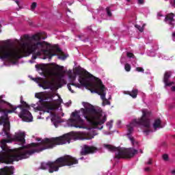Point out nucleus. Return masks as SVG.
I'll return each mask as SVG.
<instances>
[{
    "instance_id": "obj_49",
    "label": "nucleus",
    "mask_w": 175,
    "mask_h": 175,
    "mask_svg": "<svg viewBox=\"0 0 175 175\" xmlns=\"http://www.w3.org/2000/svg\"><path fill=\"white\" fill-rule=\"evenodd\" d=\"M44 77H46V75H44Z\"/></svg>"
},
{
    "instance_id": "obj_12",
    "label": "nucleus",
    "mask_w": 175,
    "mask_h": 175,
    "mask_svg": "<svg viewBox=\"0 0 175 175\" xmlns=\"http://www.w3.org/2000/svg\"><path fill=\"white\" fill-rule=\"evenodd\" d=\"M172 77V72L167 71L164 74L163 83H165V87H171V85H174V81H169V79Z\"/></svg>"
},
{
    "instance_id": "obj_31",
    "label": "nucleus",
    "mask_w": 175,
    "mask_h": 175,
    "mask_svg": "<svg viewBox=\"0 0 175 175\" xmlns=\"http://www.w3.org/2000/svg\"><path fill=\"white\" fill-rule=\"evenodd\" d=\"M65 105L67 106V107H69V106L72 105V102L66 103Z\"/></svg>"
},
{
    "instance_id": "obj_5",
    "label": "nucleus",
    "mask_w": 175,
    "mask_h": 175,
    "mask_svg": "<svg viewBox=\"0 0 175 175\" xmlns=\"http://www.w3.org/2000/svg\"><path fill=\"white\" fill-rule=\"evenodd\" d=\"M22 54H31V41L21 38L14 40L9 46H0V58L8 61H14L21 58Z\"/></svg>"
},
{
    "instance_id": "obj_8",
    "label": "nucleus",
    "mask_w": 175,
    "mask_h": 175,
    "mask_svg": "<svg viewBox=\"0 0 175 175\" xmlns=\"http://www.w3.org/2000/svg\"><path fill=\"white\" fill-rule=\"evenodd\" d=\"M103 147L111 152H116L115 158H118V159L121 158H132L137 154V150L133 148H116L111 144H104Z\"/></svg>"
},
{
    "instance_id": "obj_25",
    "label": "nucleus",
    "mask_w": 175,
    "mask_h": 175,
    "mask_svg": "<svg viewBox=\"0 0 175 175\" xmlns=\"http://www.w3.org/2000/svg\"><path fill=\"white\" fill-rule=\"evenodd\" d=\"M106 10L107 16H109V17H111V12L110 11V8H107Z\"/></svg>"
},
{
    "instance_id": "obj_19",
    "label": "nucleus",
    "mask_w": 175,
    "mask_h": 175,
    "mask_svg": "<svg viewBox=\"0 0 175 175\" xmlns=\"http://www.w3.org/2000/svg\"><path fill=\"white\" fill-rule=\"evenodd\" d=\"M124 69L126 72H131V64H126L124 66Z\"/></svg>"
},
{
    "instance_id": "obj_29",
    "label": "nucleus",
    "mask_w": 175,
    "mask_h": 175,
    "mask_svg": "<svg viewBox=\"0 0 175 175\" xmlns=\"http://www.w3.org/2000/svg\"><path fill=\"white\" fill-rule=\"evenodd\" d=\"M137 3L139 5H143V3H144V0H138Z\"/></svg>"
},
{
    "instance_id": "obj_42",
    "label": "nucleus",
    "mask_w": 175,
    "mask_h": 175,
    "mask_svg": "<svg viewBox=\"0 0 175 175\" xmlns=\"http://www.w3.org/2000/svg\"><path fill=\"white\" fill-rule=\"evenodd\" d=\"M36 110L38 111V110H40V109H39V107H37Z\"/></svg>"
},
{
    "instance_id": "obj_50",
    "label": "nucleus",
    "mask_w": 175,
    "mask_h": 175,
    "mask_svg": "<svg viewBox=\"0 0 175 175\" xmlns=\"http://www.w3.org/2000/svg\"><path fill=\"white\" fill-rule=\"evenodd\" d=\"M0 28H1V25H0Z\"/></svg>"
},
{
    "instance_id": "obj_15",
    "label": "nucleus",
    "mask_w": 175,
    "mask_h": 175,
    "mask_svg": "<svg viewBox=\"0 0 175 175\" xmlns=\"http://www.w3.org/2000/svg\"><path fill=\"white\" fill-rule=\"evenodd\" d=\"M14 167H4L3 168L0 169V175H8V174H13V170Z\"/></svg>"
},
{
    "instance_id": "obj_9",
    "label": "nucleus",
    "mask_w": 175,
    "mask_h": 175,
    "mask_svg": "<svg viewBox=\"0 0 175 175\" xmlns=\"http://www.w3.org/2000/svg\"><path fill=\"white\" fill-rule=\"evenodd\" d=\"M53 84H55L57 87L61 88L62 85L66 84V81L64 79V75L59 74L57 75L56 80H53L52 82L49 80H45L43 81L42 84H39V85L44 90H53V88H54Z\"/></svg>"
},
{
    "instance_id": "obj_37",
    "label": "nucleus",
    "mask_w": 175,
    "mask_h": 175,
    "mask_svg": "<svg viewBox=\"0 0 175 175\" xmlns=\"http://www.w3.org/2000/svg\"><path fill=\"white\" fill-rule=\"evenodd\" d=\"M24 38L26 40H28V36H25Z\"/></svg>"
},
{
    "instance_id": "obj_32",
    "label": "nucleus",
    "mask_w": 175,
    "mask_h": 175,
    "mask_svg": "<svg viewBox=\"0 0 175 175\" xmlns=\"http://www.w3.org/2000/svg\"><path fill=\"white\" fill-rule=\"evenodd\" d=\"M145 172H150V167H146L145 169H144Z\"/></svg>"
},
{
    "instance_id": "obj_27",
    "label": "nucleus",
    "mask_w": 175,
    "mask_h": 175,
    "mask_svg": "<svg viewBox=\"0 0 175 175\" xmlns=\"http://www.w3.org/2000/svg\"><path fill=\"white\" fill-rule=\"evenodd\" d=\"M127 57H129V58H133V57H135V55H133V53H129V52H127Z\"/></svg>"
},
{
    "instance_id": "obj_4",
    "label": "nucleus",
    "mask_w": 175,
    "mask_h": 175,
    "mask_svg": "<svg viewBox=\"0 0 175 175\" xmlns=\"http://www.w3.org/2000/svg\"><path fill=\"white\" fill-rule=\"evenodd\" d=\"M68 75L71 80V85L78 87L80 88L81 85L88 88L92 94H98L100 96V98L103 100V105H110V101L106 98V87L102 83V81L98 80L96 82H92L91 77H83L80 75L79 78V83H75L76 80V72H72V70H68Z\"/></svg>"
},
{
    "instance_id": "obj_47",
    "label": "nucleus",
    "mask_w": 175,
    "mask_h": 175,
    "mask_svg": "<svg viewBox=\"0 0 175 175\" xmlns=\"http://www.w3.org/2000/svg\"><path fill=\"white\" fill-rule=\"evenodd\" d=\"M120 62H122V59H120Z\"/></svg>"
},
{
    "instance_id": "obj_30",
    "label": "nucleus",
    "mask_w": 175,
    "mask_h": 175,
    "mask_svg": "<svg viewBox=\"0 0 175 175\" xmlns=\"http://www.w3.org/2000/svg\"><path fill=\"white\" fill-rule=\"evenodd\" d=\"M151 163H152V159H149L148 161L146 162V165H151Z\"/></svg>"
},
{
    "instance_id": "obj_39",
    "label": "nucleus",
    "mask_w": 175,
    "mask_h": 175,
    "mask_svg": "<svg viewBox=\"0 0 175 175\" xmlns=\"http://www.w3.org/2000/svg\"><path fill=\"white\" fill-rule=\"evenodd\" d=\"M30 64H33V60H29Z\"/></svg>"
},
{
    "instance_id": "obj_26",
    "label": "nucleus",
    "mask_w": 175,
    "mask_h": 175,
    "mask_svg": "<svg viewBox=\"0 0 175 175\" xmlns=\"http://www.w3.org/2000/svg\"><path fill=\"white\" fill-rule=\"evenodd\" d=\"M36 6H37V4H36V3H33L32 4H31V10H35V9L36 8Z\"/></svg>"
},
{
    "instance_id": "obj_48",
    "label": "nucleus",
    "mask_w": 175,
    "mask_h": 175,
    "mask_svg": "<svg viewBox=\"0 0 175 175\" xmlns=\"http://www.w3.org/2000/svg\"><path fill=\"white\" fill-rule=\"evenodd\" d=\"M174 3L175 4V0H174Z\"/></svg>"
},
{
    "instance_id": "obj_7",
    "label": "nucleus",
    "mask_w": 175,
    "mask_h": 175,
    "mask_svg": "<svg viewBox=\"0 0 175 175\" xmlns=\"http://www.w3.org/2000/svg\"><path fill=\"white\" fill-rule=\"evenodd\" d=\"M79 163V161L72 156L66 155L62 157L58 158L55 161L48 163H42L41 169L46 170L49 169V173H54V172H58L59 167L63 166H72V165H76Z\"/></svg>"
},
{
    "instance_id": "obj_20",
    "label": "nucleus",
    "mask_w": 175,
    "mask_h": 175,
    "mask_svg": "<svg viewBox=\"0 0 175 175\" xmlns=\"http://www.w3.org/2000/svg\"><path fill=\"white\" fill-rule=\"evenodd\" d=\"M162 158L163 159V161H165V162H169V155L165 154H163Z\"/></svg>"
},
{
    "instance_id": "obj_40",
    "label": "nucleus",
    "mask_w": 175,
    "mask_h": 175,
    "mask_svg": "<svg viewBox=\"0 0 175 175\" xmlns=\"http://www.w3.org/2000/svg\"><path fill=\"white\" fill-rule=\"evenodd\" d=\"M55 96V94H52L51 98H54Z\"/></svg>"
},
{
    "instance_id": "obj_36",
    "label": "nucleus",
    "mask_w": 175,
    "mask_h": 175,
    "mask_svg": "<svg viewBox=\"0 0 175 175\" xmlns=\"http://www.w3.org/2000/svg\"><path fill=\"white\" fill-rule=\"evenodd\" d=\"M171 174L173 175H175V170L171 171Z\"/></svg>"
},
{
    "instance_id": "obj_28",
    "label": "nucleus",
    "mask_w": 175,
    "mask_h": 175,
    "mask_svg": "<svg viewBox=\"0 0 175 175\" xmlns=\"http://www.w3.org/2000/svg\"><path fill=\"white\" fill-rule=\"evenodd\" d=\"M67 87L69 91H70V92H72V94L75 93V90H72V87H70V84H68Z\"/></svg>"
},
{
    "instance_id": "obj_44",
    "label": "nucleus",
    "mask_w": 175,
    "mask_h": 175,
    "mask_svg": "<svg viewBox=\"0 0 175 175\" xmlns=\"http://www.w3.org/2000/svg\"><path fill=\"white\" fill-rule=\"evenodd\" d=\"M49 118H50L49 117H46V120H49Z\"/></svg>"
},
{
    "instance_id": "obj_18",
    "label": "nucleus",
    "mask_w": 175,
    "mask_h": 175,
    "mask_svg": "<svg viewBox=\"0 0 175 175\" xmlns=\"http://www.w3.org/2000/svg\"><path fill=\"white\" fill-rule=\"evenodd\" d=\"M36 68L37 69V70H42V75H44L43 72H44V66L40 64H36Z\"/></svg>"
},
{
    "instance_id": "obj_14",
    "label": "nucleus",
    "mask_w": 175,
    "mask_h": 175,
    "mask_svg": "<svg viewBox=\"0 0 175 175\" xmlns=\"http://www.w3.org/2000/svg\"><path fill=\"white\" fill-rule=\"evenodd\" d=\"M164 21L166 23V24H169V25H174V14H167L164 19Z\"/></svg>"
},
{
    "instance_id": "obj_11",
    "label": "nucleus",
    "mask_w": 175,
    "mask_h": 175,
    "mask_svg": "<svg viewBox=\"0 0 175 175\" xmlns=\"http://www.w3.org/2000/svg\"><path fill=\"white\" fill-rule=\"evenodd\" d=\"M96 151V148L94 146H90L88 145H84L81 150V154L82 155H88L92 152Z\"/></svg>"
},
{
    "instance_id": "obj_35",
    "label": "nucleus",
    "mask_w": 175,
    "mask_h": 175,
    "mask_svg": "<svg viewBox=\"0 0 175 175\" xmlns=\"http://www.w3.org/2000/svg\"><path fill=\"white\" fill-rule=\"evenodd\" d=\"M120 125H121V121L118 120V126H120Z\"/></svg>"
},
{
    "instance_id": "obj_10",
    "label": "nucleus",
    "mask_w": 175,
    "mask_h": 175,
    "mask_svg": "<svg viewBox=\"0 0 175 175\" xmlns=\"http://www.w3.org/2000/svg\"><path fill=\"white\" fill-rule=\"evenodd\" d=\"M53 110H54L53 105L50 104H46L44 107L43 111H42V112L40 113L44 114V113H50V116H51V121L55 128H57L58 126V124H61V122H62V120L61 119L59 114L51 113Z\"/></svg>"
},
{
    "instance_id": "obj_22",
    "label": "nucleus",
    "mask_w": 175,
    "mask_h": 175,
    "mask_svg": "<svg viewBox=\"0 0 175 175\" xmlns=\"http://www.w3.org/2000/svg\"><path fill=\"white\" fill-rule=\"evenodd\" d=\"M107 126H108L109 129H111L113 127V120H110L109 122H107Z\"/></svg>"
},
{
    "instance_id": "obj_23",
    "label": "nucleus",
    "mask_w": 175,
    "mask_h": 175,
    "mask_svg": "<svg viewBox=\"0 0 175 175\" xmlns=\"http://www.w3.org/2000/svg\"><path fill=\"white\" fill-rule=\"evenodd\" d=\"M21 105H23V106H25V107H29L28 106V105H27V103H25L23 100V96H21Z\"/></svg>"
},
{
    "instance_id": "obj_41",
    "label": "nucleus",
    "mask_w": 175,
    "mask_h": 175,
    "mask_svg": "<svg viewBox=\"0 0 175 175\" xmlns=\"http://www.w3.org/2000/svg\"><path fill=\"white\" fill-rule=\"evenodd\" d=\"M38 118L39 120H40V118H42V117H41V116H38Z\"/></svg>"
},
{
    "instance_id": "obj_33",
    "label": "nucleus",
    "mask_w": 175,
    "mask_h": 175,
    "mask_svg": "<svg viewBox=\"0 0 175 175\" xmlns=\"http://www.w3.org/2000/svg\"><path fill=\"white\" fill-rule=\"evenodd\" d=\"M33 80L34 81H36V83H38L39 81V78H35V79H33Z\"/></svg>"
},
{
    "instance_id": "obj_13",
    "label": "nucleus",
    "mask_w": 175,
    "mask_h": 175,
    "mask_svg": "<svg viewBox=\"0 0 175 175\" xmlns=\"http://www.w3.org/2000/svg\"><path fill=\"white\" fill-rule=\"evenodd\" d=\"M24 137H25V133L18 132L14 135L12 139H14V140L16 142H20L21 144H24V143H25V139Z\"/></svg>"
},
{
    "instance_id": "obj_38",
    "label": "nucleus",
    "mask_w": 175,
    "mask_h": 175,
    "mask_svg": "<svg viewBox=\"0 0 175 175\" xmlns=\"http://www.w3.org/2000/svg\"><path fill=\"white\" fill-rule=\"evenodd\" d=\"M162 14H158V17H162Z\"/></svg>"
},
{
    "instance_id": "obj_34",
    "label": "nucleus",
    "mask_w": 175,
    "mask_h": 175,
    "mask_svg": "<svg viewBox=\"0 0 175 175\" xmlns=\"http://www.w3.org/2000/svg\"><path fill=\"white\" fill-rule=\"evenodd\" d=\"M171 90H172V92H175V86H172V87L171 88Z\"/></svg>"
},
{
    "instance_id": "obj_16",
    "label": "nucleus",
    "mask_w": 175,
    "mask_h": 175,
    "mask_svg": "<svg viewBox=\"0 0 175 175\" xmlns=\"http://www.w3.org/2000/svg\"><path fill=\"white\" fill-rule=\"evenodd\" d=\"M128 95L132 96L133 99L137 98V94H139V90L137 89H133L131 92H126Z\"/></svg>"
},
{
    "instance_id": "obj_1",
    "label": "nucleus",
    "mask_w": 175,
    "mask_h": 175,
    "mask_svg": "<svg viewBox=\"0 0 175 175\" xmlns=\"http://www.w3.org/2000/svg\"><path fill=\"white\" fill-rule=\"evenodd\" d=\"M37 140L40 142L32 143L28 145L27 148L23 146L17 150H13L6 146V144L9 143V140L2 139L1 142L2 151L0 152V163H12L14 161L27 159L35 152H40V151L47 150V148H53L55 146L70 143L72 140V132L62 137L46 138L42 140L38 138Z\"/></svg>"
},
{
    "instance_id": "obj_45",
    "label": "nucleus",
    "mask_w": 175,
    "mask_h": 175,
    "mask_svg": "<svg viewBox=\"0 0 175 175\" xmlns=\"http://www.w3.org/2000/svg\"><path fill=\"white\" fill-rule=\"evenodd\" d=\"M72 3H73V2H72V3H69V5H72Z\"/></svg>"
},
{
    "instance_id": "obj_24",
    "label": "nucleus",
    "mask_w": 175,
    "mask_h": 175,
    "mask_svg": "<svg viewBox=\"0 0 175 175\" xmlns=\"http://www.w3.org/2000/svg\"><path fill=\"white\" fill-rule=\"evenodd\" d=\"M135 70L137 72H142V73H144V69H143V68H142V67H137L135 68Z\"/></svg>"
},
{
    "instance_id": "obj_21",
    "label": "nucleus",
    "mask_w": 175,
    "mask_h": 175,
    "mask_svg": "<svg viewBox=\"0 0 175 175\" xmlns=\"http://www.w3.org/2000/svg\"><path fill=\"white\" fill-rule=\"evenodd\" d=\"M135 28H137V29H139V32H143L144 31V29L143 28V27L139 25H135Z\"/></svg>"
},
{
    "instance_id": "obj_17",
    "label": "nucleus",
    "mask_w": 175,
    "mask_h": 175,
    "mask_svg": "<svg viewBox=\"0 0 175 175\" xmlns=\"http://www.w3.org/2000/svg\"><path fill=\"white\" fill-rule=\"evenodd\" d=\"M153 127L154 129V131H157L158 128H161V120L157 119L154 120V122L153 124Z\"/></svg>"
},
{
    "instance_id": "obj_6",
    "label": "nucleus",
    "mask_w": 175,
    "mask_h": 175,
    "mask_svg": "<svg viewBox=\"0 0 175 175\" xmlns=\"http://www.w3.org/2000/svg\"><path fill=\"white\" fill-rule=\"evenodd\" d=\"M142 116L139 119H135L133 120L131 123H130L129 125H127V136L129 139V140L131 142L133 146H135V144H137V142H135V138L131 135L132 132H133V127L137 126V125H141L144 128H145L146 130L144 131V133L145 135H148L150 132H151V124L150 122V116H151V112L148 111V109H144L142 110Z\"/></svg>"
},
{
    "instance_id": "obj_2",
    "label": "nucleus",
    "mask_w": 175,
    "mask_h": 175,
    "mask_svg": "<svg viewBox=\"0 0 175 175\" xmlns=\"http://www.w3.org/2000/svg\"><path fill=\"white\" fill-rule=\"evenodd\" d=\"M82 105L84 108L72 113V118L68 122L69 126L80 129L85 128V122L81 118V117H84L88 122H90L94 128L103 129V124L107 120L106 116H103L102 111L96 109L92 105L88 103L83 102Z\"/></svg>"
},
{
    "instance_id": "obj_43",
    "label": "nucleus",
    "mask_w": 175,
    "mask_h": 175,
    "mask_svg": "<svg viewBox=\"0 0 175 175\" xmlns=\"http://www.w3.org/2000/svg\"><path fill=\"white\" fill-rule=\"evenodd\" d=\"M128 2H131V0H126Z\"/></svg>"
},
{
    "instance_id": "obj_3",
    "label": "nucleus",
    "mask_w": 175,
    "mask_h": 175,
    "mask_svg": "<svg viewBox=\"0 0 175 175\" xmlns=\"http://www.w3.org/2000/svg\"><path fill=\"white\" fill-rule=\"evenodd\" d=\"M5 98V95L0 96V113H3V115L0 117V125H3V132L8 139H12V135H10V122L9 121V117L8 114L10 113H17L16 110L19 107L21 109V113L18 114L20 118H22L23 121L26 122H31L33 118L32 114L27 108H23V105H18L14 107L10 103L5 101L2 99Z\"/></svg>"
},
{
    "instance_id": "obj_46",
    "label": "nucleus",
    "mask_w": 175,
    "mask_h": 175,
    "mask_svg": "<svg viewBox=\"0 0 175 175\" xmlns=\"http://www.w3.org/2000/svg\"><path fill=\"white\" fill-rule=\"evenodd\" d=\"M89 29H90L91 31H92V29H91V28H90V27H89Z\"/></svg>"
}]
</instances>
